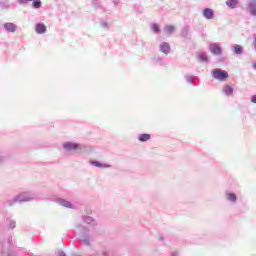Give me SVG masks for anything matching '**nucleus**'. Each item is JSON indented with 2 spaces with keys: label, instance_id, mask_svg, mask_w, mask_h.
<instances>
[{
  "label": "nucleus",
  "instance_id": "obj_35",
  "mask_svg": "<svg viewBox=\"0 0 256 256\" xmlns=\"http://www.w3.org/2000/svg\"><path fill=\"white\" fill-rule=\"evenodd\" d=\"M102 255H104V256H109V251H107V250L103 251V252H102Z\"/></svg>",
  "mask_w": 256,
  "mask_h": 256
},
{
  "label": "nucleus",
  "instance_id": "obj_33",
  "mask_svg": "<svg viewBox=\"0 0 256 256\" xmlns=\"http://www.w3.org/2000/svg\"><path fill=\"white\" fill-rule=\"evenodd\" d=\"M251 103L256 105V94L251 96Z\"/></svg>",
  "mask_w": 256,
  "mask_h": 256
},
{
  "label": "nucleus",
  "instance_id": "obj_20",
  "mask_svg": "<svg viewBox=\"0 0 256 256\" xmlns=\"http://www.w3.org/2000/svg\"><path fill=\"white\" fill-rule=\"evenodd\" d=\"M151 139V134L143 133L138 135V141L140 143H147Z\"/></svg>",
  "mask_w": 256,
  "mask_h": 256
},
{
  "label": "nucleus",
  "instance_id": "obj_18",
  "mask_svg": "<svg viewBox=\"0 0 256 256\" xmlns=\"http://www.w3.org/2000/svg\"><path fill=\"white\" fill-rule=\"evenodd\" d=\"M233 87L229 84H226L223 89H222V93H224V95H226V97H231V94L233 93Z\"/></svg>",
  "mask_w": 256,
  "mask_h": 256
},
{
  "label": "nucleus",
  "instance_id": "obj_34",
  "mask_svg": "<svg viewBox=\"0 0 256 256\" xmlns=\"http://www.w3.org/2000/svg\"><path fill=\"white\" fill-rule=\"evenodd\" d=\"M171 256H179V251H173V252L171 253Z\"/></svg>",
  "mask_w": 256,
  "mask_h": 256
},
{
  "label": "nucleus",
  "instance_id": "obj_4",
  "mask_svg": "<svg viewBox=\"0 0 256 256\" xmlns=\"http://www.w3.org/2000/svg\"><path fill=\"white\" fill-rule=\"evenodd\" d=\"M212 77L217 81H227V79H229V73L225 70L216 68L212 70Z\"/></svg>",
  "mask_w": 256,
  "mask_h": 256
},
{
  "label": "nucleus",
  "instance_id": "obj_9",
  "mask_svg": "<svg viewBox=\"0 0 256 256\" xmlns=\"http://www.w3.org/2000/svg\"><path fill=\"white\" fill-rule=\"evenodd\" d=\"M82 221L83 223H86L87 225H90L92 229H97V220H95L93 217L88 215H82Z\"/></svg>",
  "mask_w": 256,
  "mask_h": 256
},
{
  "label": "nucleus",
  "instance_id": "obj_15",
  "mask_svg": "<svg viewBox=\"0 0 256 256\" xmlns=\"http://www.w3.org/2000/svg\"><path fill=\"white\" fill-rule=\"evenodd\" d=\"M248 11L252 17H256V0H249Z\"/></svg>",
  "mask_w": 256,
  "mask_h": 256
},
{
  "label": "nucleus",
  "instance_id": "obj_17",
  "mask_svg": "<svg viewBox=\"0 0 256 256\" xmlns=\"http://www.w3.org/2000/svg\"><path fill=\"white\" fill-rule=\"evenodd\" d=\"M35 31L38 33V35H43L44 33H47V27L43 24V22H40L36 24Z\"/></svg>",
  "mask_w": 256,
  "mask_h": 256
},
{
  "label": "nucleus",
  "instance_id": "obj_8",
  "mask_svg": "<svg viewBox=\"0 0 256 256\" xmlns=\"http://www.w3.org/2000/svg\"><path fill=\"white\" fill-rule=\"evenodd\" d=\"M64 151H77V149H81V145L75 142H65L62 144Z\"/></svg>",
  "mask_w": 256,
  "mask_h": 256
},
{
  "label": "nucleus",
  "instance_id": "obj_10",
  "mask_svg": "<svg viewBox=\"0 0 256 256\" xmlns=\"http://www.w3.org/2000/svg\"><path fill=\"white\" fill-rule=\"evenodd\" d=\"M29 1H32L33 9H41V7L43 5L41 0H17V3H19V5H27V3H29Z\"/></svg>",
  "mask_w": 256,
  "mask_h": 256
},
{
  "label": "nucleus",
  "instance_id": "obj_13",
  "mask_svg": "<svg viewBox=\"0 0 256 256\" xmlns=\"http://www.w3.org/2000/svg\"><path fill=\"white\" fill-rule=\"evenodd\" d=\"M202 15L204 17V19H215V11L211 8H204L202 11Z\"/></svg>",
  "mask_w": 256,
  "mask_h": 256
},
{
  "label": "nucleus",
  "instance_id": "obj_6",
  "mask_svg": "<svg viewBox=\"0 0 256 256\" xmlns=\"http://www.w3.org/2000/svg\"><path fill=\"white\" fill-rule=\"evenodd\" d=\"M209 51L210 53H212V55H215L216 57L223 55V48H221V45H219V43L217 42L210 43Z\"/></svg>",
  "mask_w": 256,
  "mask_h": 256
},
{
  "label": "nucleus",
  "instance_id": "obj_24",
  "mask_svg": "<svg viewBox=\"0 0 256 256\" xmlns=\"http://www.w3.org/2000/svg\"><path fill=\"white\" fill-rule=\"evenodd\" d=\"M226 5L228 9H236L237 5H239V0H227Z\"/></svg>",
  "mask_w": 256,
  "mask_h": 256
},
{
  "label": "nucleus",
  "instance_id": "obj_12",
  "mask_svg": "<svg viewBox=\"0 0 256 256\" xmlns=\"http://www.w3.org/2000/svg\"><path fill=\"white\" fill-rule=\"evenodd\" d=\"M159 51L164 55H169V53H171V44H169L168 42L160 43Z\"/></svg>",
  "mask_w": 256,
  "mask_h": 256
},
{
  "label": "nucleus",
  "instance_id": "obj_14",
  "mask_svg": "<svg viewBox=\"0 0 256 256\" xmlns=\"http://www.w3.org/2000/svg\"><path fill=\"white\" fill-rule=\"evenodd\" d=\"M90 165H92V167H98V169H111L110 164H103L97 160H90Z\"/></svg>",
  "mask_w": 256,
  "mask_h": 256
},
{
  "label": "nucleus",
  "instance_id": "obj_7",
  "mask_svg": "<svg viewBox=\"0 0 256 256\" xmlns=\"http://www.w3.org/2000/svg\"><path fill=\"white\" fill-rule=\"evenodd\" d=\"M186 83L188 85H193V87H199V76H195L193 74H187L184 76Z\"/></svg>",
  "mask_w": 256,
  "mask_h": 256
},
{
  "label": "nucleus",
  "instance_id": "obj_22",
  "mask_svg": "<svg viewBox=\"0 0 256 256\" xmlns=\"http://www.w3.org/2000/svg\"><path fill=\"white\" fill-rule=\"evenodd\" d=\"M99 23L100 27H102V29H105V31H109V29H111V24H109L106 19L101 18Z\"/></svg>",
  "mask_w": 256,
  "mask_h": 256
},
{
  "label": "nucleus",
  "instance_id": "obj_21",
  "mask_svg": "<svg viewBox=\"0 0 256 256\" xmlns=\"http://www.w3.org/2000/svg\"><path fill=\"white\" fill-rule=\"evenodd\" d=\"M198 60L200 63H209V56L205 52L198 53Z\"/></svg>",
  "mask_w": 256,
  "mask_h": 256
},
{
  "label": "nucleus",
  "instance_id": "obj_36",
  "mask_svg": "<svg viewBox=\"0 0 256 256\" xmlns=\"http://www.w3.org/2000/svg\"><path fill=\"white\" fill-rule=\"evenodd\" d=\"M253 69L256 71V61L253 63Z\"/></svg>",
  "mask_w": 256,
  "mask_h": 256
},
{
  "label": "nucleus",
  "instance_id": "obj_27",
  "mask_svg": "<svg viewBox=\"0 0 256 256\" xmlns=\"http://www.w3.org/2000/svg\"><path fill=\"white\" fill-rule=\"evenodd\" d=\"M151 29H152L153 33H160V31H161V27H159V24H157V23H153L151 25Z\"/></svg>",
  "mask_w": 256,
  "mask_h": 256
},
{
  "label": "nucleus",
  "instance_id": "obj_19",
  "mask_svg": "<svg viewBox=\"0 0 256 256\" xmlns=\"http://www.w3.org/2000/svg\"><path fill=\"white\" fill-rule=\"evenodd\" d=\"M226 199L230 203H237V194L233 192H226Z\"/></svg>",
  "mask_w": 256,
  "mask_h": 256
},
{
  "label": "nucleus",
  "instance_id": "obj_2",
  "mask_svg": "<svg viewBox=\"0 0 256 256\" xmlns=\"http://www.w3.org/2000/svg\"><path fill=\"white\" fill-rule=\"evenodd\" d=\"M0 256H15V245H13V235L7 236V241L0 240Z\"/></svg>",
  "mask_w": 256,
  "mask_h": 256
},
{
  "label": "nucleus",
  "instance_id": "obj_28",
  "mask_svg": "<svg viewBox=\"0 0 256 256\" xmlns=\"http://www.w3.org/2000/svg\"><path fill=\"white\" fill-rule=\"evenodd\" d=\"M9 159V154L8 153H3L0 155V165L2 163H5V161H7Z\"/></svg>",
  "mask_w": 256,
  "mask_h": 256
},
{
  "label": "nucleus",
  "instance_id": "obj_29",
  "mask_svg": "<svg viewBox=\"0 0 256 256\" xmlns=\"http://www.w3.org/2000/svg\"><path fill=\"white\" fill-rule=\"evenodd\" d=\"M9 7H10L9 2H3V1L0 2V8L5 9L7 11L9 10Z\"/></svg>",
  "mask_w": 256,
  "mask_h": 256
},
{
  "label": "nucleus",
  "instance_id": "obj_31",
  "mask_svg": "<svg viewBox=\"0 0 256 256\" xmlns=\"http://www.w3.org/2000/svg\"><path fill=\"white\" fill-rule=\"evenodd\" d=\"M134 11H138V13H143V7H141L139 5H135L134 6Z\"/></svg>",
  "mask_w": 256,
  "mask_h": 256
},
{
  "label": "nucleus",
  "instance_id": "obj_16",
  "mask_svg": "<svg viewBox=\"0 0 256 256\" xmlns=\"http://www.w3.org/2000/svg\"><path fill=\"white\" fill-rule=\"evenodd\" d=\"M4 29L8 33H15L17 31V26L14 23L6 22L4 23Z\"/></svg>",
  "mask_w": 256,
  "mask_h": 256
},
{
  "label": "nucleus",
  "instance_id": "obj_5",
  "mask_svg": "<svg viewBox=\"0 0 256 256\" xmlns=\"http://www.w3.org/2000/svg\"><path fill=\"white\" fill-rule=\"evenodd\" d=\"M52 201L57 203V205H60V207H65L66 209H75V206L73 203H71V201L65 200L61 197H54L52 198Z\"/></svg>",
  "mask_w": 256,
  "mask_h": 256
},
{
  "label": "nucleus",
  "instance_id": "obj_26",
  "mask_svg": "<svg viewBox=\"0 0 256 256\" xmlns=\"http://www.w3.org/2000/svg\"><path fill=\"white\" fill-rule=\"evenodd\" d=\"M164 31H165V33H169L171 35V33H173V31H175V26H173V25H166L164 27Z\"/></svg>",
  "mask_w": 256,
  "mask_h": 256
},
{
  "label": "nucleus",
  "instance_id": "obj_25",
  "mask_svg": "<svg viewBox=\"0 0 256 256\" xmlns=\"http://www.w3.org/2000/svg\"><path fill=\"white\" fill-rule=\"evenodd\" d=\"M8 223V229H15L17 227V222L11 218H6Z\"/></svg>",
  "mask_w": 256,
  "mask_h": 256
},
{
  "label": "nucleus",
  "instance_id": "obj_37",
  "mask_svg": "<svg viewBox=\"0 0 256 256\" xmlns=\"http://www.w3.org/2000/svg\"><path fill=\"white\" fill-rule=\"evenodd\" d=\"M161 241H163V238H160Z\"/></svg>",
  "mask_w": 256,
  "mask_h": 256
},
{
  "label": "nucleus",
  "instance_id": "obj_1",
  "mask_svg": "<svg viewBox=\"0 0 256 256\" xmlns=\"http://www.w3.org/2000/svg\"><path fill=\"white\" fill-rule=\"evenodd\" d=\"M37 198V194L34 192H21L20 194L16 195L13 199L7 200L5 205L8 207H13L16 203H27L29 201H33Z\"/></svg>",
  "mask_w": 256,
  "mask_h": 256
},
{
  "label": "nucleus",
  "instance_id": "obj_32",
  "mask_svg": "<svg viewBox=\"0 0 256 256\" xmlns=\"http://www.w3.org/2000/svg\"><path fill=\"white\" fill-rule=\"evenodd\" d=\"M92 5H93V7H95V9L99 8V6H100L99 0H93Z\"/></svg>",
  "mask_w": 256,
  "mask_h": 256
},
{
  "label": "nucleus",
  "instance_id": "obj_3",
  "mask_svg": "<svg viewBox=\"0 0 256 256\" xmlns=\"http://www.w3.org/2000/svg\"><path fill=\"white\" fill-rule=\"evenodd\" d=\"M78 241L80 245H84L85 247H91L93 236H91V233H89V228L85 226H79Z\"/></svg>",
  "mask_w": 256,
  "mask_h": 256
},
{
  "label": "nucleus",
  "instance_id": "obj_23",
  "mask_svg": "<svg viewBox=\"0 0 256 256\" xmlns=\"http://www.w3.org/2000/svg\"><path fill=\"white\" fill-rule=\"evenodd\" d=\"M243 51L244 49L242 45L236 44L233 46L234 55H243Z\"/></svg>",
  "mask_w": 256,
  "mask_h": 256
},
{
  "label": "nucleus",
  "instance_id": "obj_11",
  "mask_svg": "<svg viewBox=\"0 0 256 256\" xmlns=\"http://www.w3.org/2000/svg\"><path fill=\"white\" fill-rule=\"evenodd\" d=\"M191 26L186 25L182 28V30L180 31V37H182V39H191Z\"/></svg>",
  "mask_w": 256,
  "mask_h": 256
},
{
  "label": "nucleus",
  "instance_id": "obj_30",
  "mask_svg": "<svg viewBox=\"0 0 256 256\" xmlns=\"http://www.w3.org/2000/svg\"><path fill=\"white\" fill-rule=\"evenodd\" d=\"M154 63H161L163 61V58L161 56H155L153 58Z\"/></svg>",
  "mask_w": 256,
  "mask_h": 256
}]
</instances>
